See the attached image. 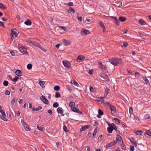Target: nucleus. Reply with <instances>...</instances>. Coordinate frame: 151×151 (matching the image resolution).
Listing matches in <instances>:
<instances>
[{
	"mask_svg": "<svg viewBox=\"0 0 151 151\" xmlns=\"http://www.w3.org/2000/svg\"><path fill=\"white\" fill-rule=\"evenodd\" d=\"M10 91L8 90H6L5 91V94L6 95H9L10 94Z\"/></svg>",
	"mask_w": 151,
	"mask_h": 151,
	"instance_id": "bf43d9fd",
	"label": "nucleus"
},
{
	"mask_svg": "<svg viewBox=\"0 0 151 151\" xmlns=\"http://www.w3.org/2000/svg\"><path fill=\"white\" fill-rule=\"evenodd\" d=\"M0 118L1 119L4 121H6L7 120L6 117V116H2L0 117Z\"/></svg>",
	"mask_w": 151,
	"mask_h": 151,
	"instance_id": "09e8293b",
	"label": "nucleus"
},
{
	"mask_svg": "<svg viewBox=\"0 0 151 151\" xmlns=\"http://www.w3.org/2000/svg\"><path fill=\"white\" fill-rule=\"evenodd\" d=\"M69 12H70V13L71 12H72L73 13H74L75 12V11L74 9L72 8V7H70L69 8Z\"/></svg>",
	"mask_w": 151,
	"mask_h": 151,
	"instance_id": "f704fd0d",
	"label": "nucleus"
},
{
	"mask_svg": "<svg viewBox=\"0 0 151 151\" xmlns=\"http://www.w3.org/2000/svg\"><path fill=\"white\" fill-rule=\"evenodd\" d=\"M98 113H99V115H102L103 114L104 112L102 110H101V109H99V110H98Z\"/></svg>",
	"mask_w": 151,
	"mask_h": 151,
	"instance_id": "37998d69",
	"label": "nucleus"
},
{
	"mask_svg": "<svg viewBox=\"0 0 151 151\" xmlns=\"http://www.w3.org/2000/svg\"><path fill=\"white\" fill-rule=\"evenodd\" d=\"M76 105L75 104V103L72 101L70 102L69 104V106L71 107V108H72V107H74Z\"/></svg>",
	"mask_w": 151,
	"mask_h": 151,
	"instance_id": "cd10ccee",
	"label": "nucleus"
},
{
	"mask_svg": "<svg viewBox=\"0 0 151 151\" xmlns=\"http://www.w3.org/2000/svg\"><path fill=\"white\" fill-rule=\"evenodd\" d=\"M39 84H40V86H42V87L43 86L45 87L44 85L45 84V82H44V81H40L39 82Z\"/></svg>",
	"mask_w": 151,
	"mask_h": 151,
	"instance_id": "c9c22d12",
	"label": "nucleus"
},
{
	"mask_svg": "<svg viewBox=\"0 0 151 151\" xmlns=\"http://www.w3.org/2000/svg\"><path fill=\"white\" fill-rule=\"evenodd\" d=\"M91 123L94 126H97L99 125V123L95 120H91Z\"/></svg>",
	"mask_w": 151,
	"mask_h": 151,
	"instance_id": "dca6fc26",
	"label": "nucleus"
},
{
	"mask_svg": "<svg viewBox=\"0 0 151 151\" xmlns=\"http://www.w3.org/2000/svg\"><path fill=\"white\" fill-rule=\"evenodd\" d=\"M90 126L89 125H85L82 126L80 129L81 132L85 130L90 128Z\"/></svg>",
	"mask_w": 151,
	"mask_h": 151,
	"instance_id": "9d476101",
	"label": "nucleus"
},
{
	"mask_svg": "<svg viewBox=\"0 0 151 151\" xmlns=\"http://www.w3.org/2000/svg\"><path fill=\"white\" fill-rule=\"evenodd\" d=\"M109 60L111 63L113 65V58L109 59Z\"/></svg>",
	"mask_w": 151,
	"mask_h": 151,
	"instance_id": "13d9d810",
	"label": "nucleus"
},
{
	"mask_svg": "<svg viewBox=\"0 0 151 151\" xmlns=\"http://www.w3.org/2000/svg\"><path fill=\"white\" fill-rule=\"evenodd\" d=\"M60 96L61 95L59 92H57L55 93V97L56 98H59L60 97Z\"/></svg>",
	"mask_w": 151,
	"mask_h": 151,
	"instance_id": "473e14b6",
	"label": "nucleus"
},
{
	"mask_svg": "<svg viewBox=\"0 0 151 151\" xmlns=\"http://www.w3.org/2000/svg\"><path fill=\"white\" fill-rule=\"evenodd\" d=\"M113 146V142H111L110 143L107 144L106 145V148L107 149H110V147Z\"/></svg>",
	"mask_w": 151,
	"mask_h": 151,
	"instance_id": "ddd939ff",
	"label": "nucleus"
},
{
	"mask_svg": "<svg viewBox=\"0 0 151 151\" xmlns=\"http://www.w3.org/2000/svg\"><path fill=\"white\" fill-rule=\"evenodd\" d=\"M10 52L11 55L12 56H14L15 54V52L14 51H10Z\"/></svg>",
	"mask_w": 151,
	"mask_h": 151,
	"instance_id": "69168bd1",
	"label": "nucleus"
},
{
	"mask_svg": "<svg viewBox=\"0 0 151 151\" xmlns=\"http://www.w3.org/2000/svg\"><path fill=\"white\" fill-rule=\"evenodd\" d=\"M57 111L58 114H60L62 116H64V114H63V110L62 107H59L57 109Z\"/></svg>",
	"mask_w": 151,
	"mask_h": 151,
	"instance_id": "6e6552de",
	"label": "nucleus"
},
{
	"mask_svg": "<svg viewBox=\"0 0 151 151\" xmlns=\"http://www.w3.org/2000/svg\"><path fill=\"white\" fill-rule=\"evenodd\" d=\"M18 48L21 52L24 54H28L27 52L26 51V49L23 46H21L19 45L18 47Z\"/></svg>",
	"mask_w": 151,
	"mask_h": 151,
	"instance_id": "f03ea898",
	"label": "nucleus"
},
{
	"mask_svg": "<svg viewBox=\"0 0 151 151\" xmlns=\"http://www.w3.org/2000/svg\"><path fill=\"white\" fill-rule=\"evenodd\" d=\"M86 58L85 56L82 55H80L78 56L77 59L76 61L78 62H80V61L82 62Z\"/></svg>",
	"mask_w": 151,
	"mask_h": 151,
	"instance_id": "20e7f679",
	"label": "nucleus"
},
{
	"mask_svg": "<svg viewBox=\"0 0 151 151\" xmlns=\"http://www.w3.org/2000/svg\"><path fill=\"white\" fill-rule=\"evenodd\" d=\"M100 26L103 28V32H104L106 30L105 27L103 23L102 22H100L99 23Z\"/></svg>",
	"mask_w": 151,
	"mask_h": 151,
	"instance_id": "b1692460",
	"label": "nucleus"
},
{
	"mask_svg": "<svg viewBox=\"0 0 151 151\" xmlns=\"http://www.w3.org/2000/svg\"><path fill=\"white\" fill-rule=\"evenodd\" d=\"M0 8L3 9H5L6 7L1 3H0Z\"/></svg>",
	"mask_w": 151,
	"mask_h": 151,
	"instance_id": "4c0bfd02",
	"label": "nucleus"
},
{
	"mask_svg": "<svg viewBox=\"0 0 151 151\" xmlns=\"http://www.w3.org/2000/svg\"><path fill=\"white\" fill-rule=\"evenodd\" d=\"M40 99L41 101L44 103L48 104L49 103L48 100L45 98V96H42L40 97Z\"/></svg>",
	"mask_w": 151,
	"mask_h": 151,
	"instance_id": "423d86ee",
	"label": "nucleus"
},
{
	"mask_svg": "<svg viewBox=\"0 0 151 151\" xmlns=\"http://www.w3.org/2000/svg\"><path fill=\"white\" fill-rule=\"evenodd\" d=\"M99 65L101 69L104 70H106V67L105 66L103 65L101 62H99Z\"/></svg>",
	"mask_w": 151,
	"mask_h": 151,
	"instance_id": "2eb2a0df",
	"label": "nucleus"
},
{
	"mask_svg": "<svg viewBox=\"0 0 151 151\" xmlns=\"http://www.w3.org/2000/svg\"><path fill=\"white\" fill-rule=\"evenodd\" d=\"M114 22L116 25L118 26L119 25V20L117 19L116 17H114Z\"/></svg>",
	"mask_w": 151,
	"mask_h": 151,
	"instance_id": "f8f14e48",
	"label": "nucleus"
},
{
	"mask_svg": "<svg viewBox=\"0 0 151 151\" xmlns=\"http://www.w3.org/2000/svg\"><path fill=\"white\" fill-rule=\"evenodd\" d=\"M42 107L41 106H39L37 107L36 108H32V111H38L39 110L41 109H42Z\"/></svg>",
	"mask_w": 151,
	"mask_h": 151,
	"instance_id": "412c9836",
	"label": "nucleus"
},
{
	"mask_svg": "<svg viewBox=\"0 0 151 151\" xmlns=\"http://www.w3.org/2000/svg\"><path fill=\"white\" fill-rule=\"evenodd\" d=\"M123 61L121 59L114 58V66H117L119 65L122 64Z\"/></svg>",
	"mask_w": 151,
	"mask_h": 151,
	"instance_id": "f257e3e1",
	"label": "nucleus"
},
{
	"mask_svg": "<svg viewBox=\"0 0 151 151\" xmlns=\"http://www.w3.org/2000/svg\"><path fill=\"white\" fill-rule=\"evenodd\" d=\"M8 82L6 81H4L3 84L4 86H7L8 84Z\"/></svg>",
	"mask_w": 151,
	"mask_h": 151,
	"instance_id": "c03bdc74",
	"label": "nucleus"
},
{
	"mask_svg": "<svg viewBox=\"0 0 151 151\" xmlns=\"http://www.w3.org/2000/svg\"><path fill=\"white\" fill-rule=\"evenodd\" d=\"M64 43L65 45H67L70 44V43H69L68 40L64 39Z\"/></svg>",
	"mask_w": 151,
	"mask_h": 151,
	"instance_id": "c756f323",
	"label": "nucleus"
},
{
	"mask_svg": "<svg viewBox=\"0 0 151 151\" xmlns=\"http://www.w3.org/2000/svg\"><path fill=\"white\" fill-rule=\"evenodd\" d=\"M59 104L57 102H55L53 104V106L54 107H57L58 106Z\"/></svg>",
	"mask_w": 151,
	"mask_h": 151,
	"instance_id": "ea45409f",
	"label": "nucleus"
},
{
	"mask_svg": "<svg viewBox=\"0 0 151 151\" xmlns=\"http://www.w3.org/2000/svg\"><path fill=\"white\" fill-rule=\"evenodd\" d=\"M63 129L65 132H67L69 131L67 127L65 125L63 126Z\"/></svg>",
	"mask_w": 151,
	"mask_h": 151,
	"instance_id": "8fccbe9b",
	"label": "nucleus"
},
{
	"mask_svg": "<svg viewBox=\"0 0 151 151\" xmlns=\"http://www.w3.org/2000/svg\"><path fill=\"white\" fill-rule=\"evenodd\" d=\"M101 76L102 77L104 78L105 81H108L109 80L108 76L105 74H103Z\"/></svg>",
	"mask_w": 151,
	"mask_h": 151,
	"instance_id": "5701e85b",
	"label": "nucleus"
},
{
	"mask_svg": "<svg viewBox=\"0 0 151 151\" xmlns=\"http://www.w3.org/2000/svg\"><path fill=\"white\" fill-rule=\"evenodd\" d=\"M130 151H133L134 150V147L133 146H130Z\"/></svg>",
	"mask_w": 151,
	"mask_h": 151,
	"instance_id": "6e6d98bb",
	"label": "nucleus"
},
{
	"mask_svg": "<svg viewBox=\"0 0 151 151\" xmlns=\"http://www.w3.org/2000/svg\"><path fill=\"white\" fill-rule=\"evenodd\" d=\"M104 97H101L100 99H99V100L101 101V102H103L104 101Z\"/></svg>",
	"mask_w": 151,
	"mask_h": 151,
	"instance_id": "4d7b16f0",
	"label": "nucleus"
},
{
	"mask_svg": "<svg viewBox=\"0 0 151 151\" xmlns=\"http://www.w3.org/2000/svg\"><path fill=\"white\" fill-rule=\"evenodd\" d=\"M127 19V18L125 17H119V21L121 22H124Z\"/></svg>",
	"mask_w": 151,
	"mask_h": 151,
	"instance_id": "6ab92c4d",
	"label": "nucleus"
},
{
	"mask_svg": "<svg viewBox=\"0 0 151 151\" xmlns=\"http://www.w3.org/2000/svg\"><path fill=\"white\" fill-rule=\"evenodd\" d=\"M21 122L23 126V125H25L26 124L24 122V120L23 119H22L21 120Z\"/></svg>",
	"mask_w": 151,
	"mask_h": 151,
	"instance_id": "e2e57ef3",
	"label": "nucleus"
},
{
	"mask_svg": "<svg viewBox=\"0 0 151 151\" xmlns=\"http://www.w3.org/2000/svg\"><path fill=\"white\" fill-rule=\"evenodd\" d=\"M122 2L121 1H119L118 2H116V4H114V5H115L116 6L119 7L121 6H122Z\"/></svg>",
	"mask_w": 151,
	"mask_h": 151,
	"instance_id": "bb28decb",
	"label": "nucleus"
},
{
	"mask_svg": "<svg viewBox=\"0 0 151 151\" xmlns=\"http://www.w3.org/2000/svg\"><path fill=\"white\" fill-rule=\"evenodd\" d=\"M15 73L18 76H21L22 74L21 71L19 70H17L15 71Z\"/></svg>",
	"mask_w": 151,
	"mask_h": 151,
	"instance_id": "f3484780",
	"label": "nucleus"
},
{
	"mask_svg": "<svg viewBox=\"0 0 151 151\" xmlns=\"http://www.w3.org/2000/svg\"><path fill=\"white\" fill-rule=\"evenodd\" d=\"M76 106H77V105H76L74 107H72V108H71V110L74 112L82 114L83 113L81 111H80L78 109H77L76 108Z\"/></svg>",
	"mask_w": 151,
	"mask_h": 151,
	"instance_id": "7ed1b4c3",
	"label": "nucleus"
},
{
	"mask_svg": "<svg viewBox=\"0 0 151 151\" xmlns=\"http://www.w3.org/2000/svg\"><path fill=\"white\" fill-rule=\"evenodd\" d=\"M112 108H113V106L112 105H111V106L110 107V108L111 109V111L112 114H113V109Z\"/></svg>",
	"mask_w": 151,
	"mask_h": 151,
	"instance_id": "052dcab7",
	"label": "nucleus"
},
{
	"mask_svg": "<svg viewBox=\"0 0 151 151\" xmlns=\"http://www.w3.org/2000/svg\"><path fill=\"white\" fill-rule=\"evenodd\" d=\"M128 45L127 42H124L123 45V46L125 47H127Z\"/></svg>",
	"mask_w": 151,
	"mask_h": 151,
	"instance_id": "864d4df0",
	"label": "nucleus"
},
{
	"mask_svg": "<svg viewBox=\"0 0 151 151\" xmlns=\"http://www.w3.org/2000/svg\"><path fill=\"white\" fill-rule=\"evenodd\" d=\"M14 30H16V29H11V35L12 36L11 39H12L14 38V35L15 38L16 37L18 36V34H17L16 31Z\"/></svg>",
	"mask_w": 151,
	"mask_h": 151,
	"instance_id": "39448f33",
	"label": "nucleus"
},
{
	"mask_svg": "<svg viewBox=\"0 0 151 151\" xmlns=\"http://www.w3.org/2000/svg\"><path fill=\"white\" fill-rule=\"evenodd\" d=\"M30 43H32V44L36 47H39L40 46V44L35 41H30Z\"/></svg>",
	"mask_w": 151,
	"mask_h": 151,
	"instance_id": "4468645a",
	"label": "nucleus"
},
{
	"mask_svg": "<svg viewBox=\"0 0 151 151\" xmlns=\"http://www.w3.org/2000/svg\"><path fill=\"white\" fill-rule=\"evenodd\" d=\"M38 47L40 48L42 51L44 52H46V50L43 47L41 46L40 45V46H39Z\"/></svg>",
	"mask_w": 151,
	"mask_h": 151,
	"instance_id": "e433bc0d",
	"label": "nucleus"
},
{
	"mask_svg": "<svg viewBox=\"0 0 151 151\" xmlns=\"http://www.w3.org/2000/svg\"><path fill=\"white\" fill-rule=\"evenodd\" d=\"M64 4L66 5H68L69 6H73V3L72 2H70L68 3H65Z\"/></svg>",
	"mask_w": 151,
	"mask_h": 151,
	"instance_id": "a19ab883",
	"label": "nucleus"
},
{
	"mask_svg": "<svg viewBox=\"0 0 151 151\" xmlns=\"http://www.w3.org/2000/svg\"><path fill=\"white\" fill-rule=\"evenodd\" d=\"M63 63L65 67L68 68H70V64L69 62L67 61H63Z\"/></svg>",
	"mask_w": 151,
	"mask_h": 151,
	"instance_id": "1a4fd4ad",
	"label": "nucleus"
},
{
	"mask_svg": "<svg viewBox=\"0 0 151 151\" xmlns=\"http://www.w3.org/2000/svg\"><path fill=\"white\" fill-rule=\"evenodd\" d=\"M24 23L27 25H30L32 24V22L29 19H27L24 22Z\"/></svg>",
	"mask_w": 151,
	"mask_h": 151,
	"instance_id": "4be33fe9",
	"label": "nucleus"
},
{
	"mask_svg": "<svg viewBox=\"0 0 151 151\" xmlns=\"http://www.w3.org/2000/svg\"><path fill=\"white\" fill-rule=\"evenodd\" d=\"M60 87L58 86H56L54 87V89L55 91H58L60 90Z\"/></svg>",
	"mask_w": 151,
	"mask_h": 151,
	"instance_id": "72a5a7b5",
	"label": "nucleus"
},
{
	"mask_svg": "<svg viewBox=\"0 0 151 151\" xmlns=\"http://www.w3.org/2000/svg\"><path fill=\"white\" fill-rule=\"evenodd\" d=\"M78 19V20L79 21H82L83 20L82 17L79 16V14H78L76 17Z\"/></svg>",
	"mask_w": 151,
	"mask_h": 151,
	"instance_id": "7c9ffc66",
	"label": "nucleus"
},
{
	"mask_svg": "<svg viewBox=\"0 0 151 151\" xmlns=\"http://www.w3.org/2000/svg\"><path fill=\"white\" fill-rule=\"evenodd\" d=\"M122 140V139L121 136L117 134L116 135V140L117 141H121V140Z\"/></svg>",
	"mask_w": 151,
	"mask_h": 151,
	"instance_id": "a878e982",
	"label": "nucleus"
},
{
	"mask_svg": "<svg viewBox=\"0 0 151 151\" xmlns=\"http://www.w3.org/2000/svg\"><path fill=\"white\" fill-rule=\"evenodd\" d=\"M143 79L145 81L146 83V84H147L148 83H149V81L147 79L146 77H143Z\"/></svg>",
	"mask_w": 151,
	"mask_h": 151,
	"instance_id": "79ce46f5",
	"label": "nucleus"
},
{
	"mask_svg": "<svg viewBox=\"0 0 151 151\" xmlns=\"http://www.w3.org/2000/svg\"><path fill=\"white\" fill-rule=\"evenodd\" d=\"M114 122L118 125H119L120 123V120L117 118H114Z\"/></svg>",
	"mask_w": 151,
	"mask_h": 151,
	"instance_id": "a211bd4d",
	"label": "nucleus"
},
{
	"mask_svg": "<svg viewBox=\"0 0 151 151\" xmlns=\"http://www.w3.org/2000/svg\"><path fill=\"white\" fill-rule=\"evenodd\" d=\"M139 22L142 25H145L146 24V22L142 19L139 20Z\"/></svg>",
	"mask_w": 151,
	"mask_h": 151,
	"instance_id": "aec40b11",
	"label": "nucleus"
},
{
	"mask_svg": "<svg viewBox=\"0 0 151 151\" xmlns=\"http://www.w3.org/2000/svg\"><path fill=\"white\" fill-rule=\"evenodd\" d=\"M71 83L72 84H74L77 87L79 86V85L78 83L75 81L71 80Z\"/></svg>",
	"mask_w": 151,
	"mask_h": 151,
	"instance_id": "393cba45",
	"label": "nucleus"
},
{
	"mask_svg": "<svg viewBox=\"0 0 151 151\" xmlns=\"http://www.w3.org/2000/svg\"><path fill=\"white\" fill-rule=\"evenodd\" d=\"M37 128L40 131H43L45 129L44 127H40L39 125L37 126Z\"/></svg>",
	"mask_w": 151,
	"mask_h": 151,
	"instance_id": "49530a36",
	"label": "nucleus"
},
{
	"mask_svg": "<svg viewBox=\"0 0 151 151\" xmlns=\"http://www.w3.org/2000/svg\"><path fill=\"white\" fill-rule=\"evenodd\" d=\"M102 135H100L99 137V142H100L101 141V140H102Z\"/></svg>",
	"mask_w": 151,
	"mask_h": 151,
	"instance_id": "5fc2aeb1",
	"label": "nucleus"
},
{
	"mask_svg": "<svg viewBox=\"0 0 151 151\" xmlns=\"http://www.w3.org/2000/svg\"><path fill=\"white\" fill-rule=\"evenodd\" d=\"M66 88L69 91H72V90L71 87L69 85H67L66 86Z\"/></svg>",
	"mask_w": 151,
	"mask_h": 151,
	"instance_id": "a18cd8bd",
	"label": "nucleus"
},
{
	"mask_svg": "<svg viewBox=\"0 0 151 151\" xmlns=\"http://www.w3.org/2000/svg\"><path fill=\"white\" fill-rule=\"evenodd\" d=\"M90 90L91 92H93L94 91L93 88L92 86H90Z\"/></svg>",
	"mask_w": 151,
	"mask_h": 151,
	"instance_id": "0e129e2a",
	"label": "nucleus"
},
{
	"mask_svg": "<svg viewBox=\"0 0 151 151\" xmlns=\"http://www.w3.org/2000/svg\"><path fill=\"white\" fill-rule=\"evenodd\" d=\"M32 67V65L31 64H29L27 65V68L28 70H30L31 69Z\"/></svg>",
	"mask_w": 151,
	"mask_h": 151,
	"instance_id": "de8ad7c7",
	"label": "nucleus"
},
{
	"mask_svg": "<svg viewBox=\"0 0 151 151\" xmlns=\"http://www.w3.org/2000/svg\"><path fill=\"white\" fill-rule=\"evenodd\" d=\"M23 126L26 130L28 131L29 130V127L26 124L25 125H23Z\"/></svg>",
	"mask_w": 151,
	"mask_h": 151,
	"instance_id": "58836bf2",
	"label": "nucleus"
},
{
	"mask_svg": "<svg viewBox=\"0 0 151 151\" xmlns=\"http://www.w3.org/2000/svg\"><path fill=\"white\" fill-rule=\"evenodd\" d=\"M135 133L137 135H140L142 134V132L141 130H138L135 132Z\"/></svg>",
	"mask_w": 151,
	"mask_h": 151,
	"instance_id": "2f4dec72",
	"label": "nucleus"
},
{
	"mask_svg": "<svg viewBox=\"0 0 151 151\" xmlns=\"http://www.w3.org/2000/svg\"><path fill=\"white\" fill-rule=\"evenodd\" d=\"M97 130V127H96L95 129H94V130L93 133V137L94 138L96 137V135Z\"/></svg>",
	"mask_w": 151,
	"mask_h": 151,
	"instance_id": "c85d7f7f",
	"label": "nucleus"
},
{
	"mask_svg": "<svg viewBox=\"0 0 151 151\" xmlns=\"http://www.w3.org/2000/svg\"><path fill=\"white\" fill-rule=\"evenodd\" d=\"M112 126L109 127L107 128V130L109 133H111L113 130V123L111 124Z\"/></svg>",
	"mask_w": 151,
	"mask_h": 151,
	"instance_id": "9b49d317",
	"label": "nucleus"
},
{
	"mask_svg": "<svg viewBox=\"0 0 151 151\" xmlns=\"http://www.w3.org/2000/svg\"><path fill=\"white\" fill-rule=\"evenodd\" d=\"M90 32L88 30L83 29L81 31V34L83 35H86L90 33Z\"/></svg>",
	"mask_w": 151,
	"mask_h": 151,
	"instance_id": "0eeeda50",
	"label": "nucleus"
},
{
	"mask_svg": "<svg viewBox=\"0 0 151 151\" xmlns=\"http://www.w3.org/2000/svg\"><path fill=\"white\" fill-rule=\"evenodd\" d=\"M59 27L62 29H63V30H64L65 31H67V28L66 27H65L63 26H60Z\"/></svg>",
	"mask_w": 151,
	"mask_h": 151,
	"instance_id": "603ef678",
	"label": "nucleus"
},
{
	"mask_svg": "<svg viewBox=\"0 0 151 151\" xmlns=\"http://www.w3.org/2000/svg\"><path fill=\"white\" fill-rule=\"evenodd\" d=\"M135 75H137L138 76H140L141 75L140 73L137 71H136L135 72Z\"/></svg>",
	"mask_w": 151,
	"mask_h": 151,
	"instance_id": "680f3d73",
	"label": "nucleus"
},
{
	"mask_svg": "<svg viewBox=\"0 0 151 151\" xmlns=\"http://www.w3.org/2000/svg\"><path fill=\"white\" fill-rule=\"evenodd\" d=\"M133 111V108L132 107H130L129 109V112L130 114H132Z\"/></svg>",
	"mask_w": 151,
	"mask_h": 151,
	"instance_id": "3c124183",
	"label": "nucleus"
},
{
	"mask_svg": "<svg viewBox=\"0 0 151 151\" xmlns=\"http://www.w3.org/2000/svg\"><path fill=\"white\" fill-rule=\"evenodd\" d=\"M15 99H14V98L11 101V103L13 104L15 102Z\"/></svg>",
	"mask_w": 151,
	"mask_h": 151,
	"instance_id": "774afa93",
	"label": "nucleus"
},
{
	"mask_svg": "<svg viewBox=\"0 0 151 151\" xmlns=\"http://www.w3.org/2000/svg\"><path fill=\"white\" fill-rule=\"evenodd\" d=\"M16 114L17 116H19L20 114V112H19V111H17L16 112Z\"/></svg>",
	"mask_w": 151,
	"mask_h": 151,
	"instance_id": "338daca9",
	"label": "nucleus"
}]
</instances>
